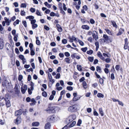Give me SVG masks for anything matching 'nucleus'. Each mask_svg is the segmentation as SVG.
<instances>
[{
    "label": "nucleus",
    "instance_id": "obj_1",
    "mask_svg": "<svg viewBox=\"0 0 129 129\" xmlns=\"http://www.w3.org/2000/svg\"><path fill=\"white\" fill-rule=\"evenodd\" d=\"M59 110L58 107H50L47 108L45 111L48 113H54L57 111Z\"/></svg>",
    "mask_w": 129,
    "mask_h": 129
},
{
    "label": "nucleus",
    "instance_id": "obj_2",
    "mask_svg": "<svg viewBox=\"0 0 129 129\" xmlns=\"http://www.w3.org/2000/svg\"><path fill=\"white\" fill-rule=\"evenodd\" d=\"M78 105L77 104H75L69 106L68 108V111L71 112H76L77 111V107Z\"/></svg>",
    "mask_w": 129,
    "mask_h": 129
},
{
    "label": "nucleus",
    "instance_id": "obj_3",
    "mask_svg": "<svg viewBox=\"0 0 129 129\" xmlns=\"http://www.w3.org/2000/svg\"><path fill=\"white\" fill-rule=\"evenodd\" d=\"M76 118V116L75 115L73 114L70 115L69 117V123L72 121Z\"/></svg>",
    "mask_w": 129,
    "mask_h": 129
},
{
    "label": "nucleus",
    "instance_id": "obj_4",
    "mask_svg": "<svg viewBox=\"0 0 129 129\" xmlns=\"http://www.w3.org/2000/svg\"><path fill=\"white\" fill-rule=\"evenodd\" d=\"M5 102L6 103V106L7 107H9L11 106V104L10 101L8 99V98H7L4 99Z\"/></svg>",
    "mask_w": 129,
    "mask_h": 129
},
{
    "label": "nucleus",
    "instance_id": "obj_5",
    "mask_svg": "<svg viewBox=\"0 0 129 129\" xmlns=\"http://www.w3.org/2000/svg\"><path fill=\"white\" fill-rule=\"evenodd\" d=\"M92 36L94 39H95L96 41L97 40V39H98V33L96 31H93Z\"/></svg>",
    "mask_w": 129,
    "mask_h": 129
},
{
    "label": "nucleus",
    "instance_id": "obj_6",
    "mask_svg": "<svg viewBox=\"0 0 129 129\" xmlns=\"http://www.w3.org/2000/svg\"><path fill=\"white\" fill-rule=\"evenodd\" d=\"M55 116L54 115H51L49 116L47 118L48 121L53 122L55 120Z\"/></svg>",
    "mask_w": 129,
    "mask_h": 129
},
{
    "label": "nucleus",
    "instance_id": "obj_7",
    "mask_svg": "<svg viewBox=\"0 0 129 129\" xmlns=\"http://www.w3.org/2000/svg\"><path fill=\"white\" fill-rule=\"evenodd\" d=\"M103 38L104 39V42H105L106 41H108L111 42L112 41L109 38V37L106 35L104 34L103 35Z\"/></svg>",
    "mask_w": 129,
    "mask_h": 129
},
{
    "label": "nucleus",
    "instance_id": "obj_8",
    "mask_svg": "<svg viewBox=\"0 0 129 129\" xmlns=\"http://www.w3.org/2000/svg\"><path fill=\"white\" fill-rule=\"evenodd\" d=\"M22 113V110L20 109L18 110L17 111L15 112V115L17 116H19L21 115Z\"/></svg>",
    "mask_w": 129,
    "mask_h": 129
},
{
    "label": "nucleus",
    "instance_id": "obj_9",
    "mask_svg": "<svg viewBox=\"0 0 129 129\" xmlns=\"http://www.w3.org/2000/svg\"><path fill=\"white\" fill-rule=\"evenodd\" d=\"M98 56L102 60H105V59L101 53L99 51L97 53Z\"/></svg>",
    "mask_w": 129,
    "mask_h": 129
},
{
    "label": "nucleus",
    "instance_id": "obj_10",
    "mask_svg": "<svg viewBox=\"0 0 129 129\" xmlns=\"http://www.w3.org/2000/svg\"><path fill=\"white\" fill-rule=\"evenodd\" d=\"M21 122V119L20 117H18L16 119L15 123L16 124H18Z\"/></svg>",
    "mask_w": 129,
    "mask_h": 129
},
{
    "label": "nucleus",
    "instance_id": "obj_11",
    "mask_svg": "<svg viewBox=\"0 0 129 129\" xmlns=\"http://www.w3.org/2000/svg\"><path fill=\"white\" fill-rule=\"evenodd\" d=\"M124 30L122 28H120L119 30L118 33L117 34V36L121 35L124 32Z\"/></svg>",
    "mask_w": 129,
    "mask_h": 129
},
{
    "label": "nucleus",
    "instance_id": "obj_12",
    "mask_svg": "<svg viewBox=\"0 0 129 129\" xmlns=\"http://www.w3.org/2000/svg\"><path fill=\"white\" fill-rule=\"evenodd\" d=\"M50 123H47L45 125V128L46 129H50Z\"/></svg>",
    "mask_w": 129,
    "mask_h": 129
},
{
    "label": "nucleus",
    "instance_id": "obj_13",
    "mask_svg": "<svg viewBox=\"0 0 129 129\" xmlns=\"http://www.w3.org/2000/svg\"><path fill=\"white\" fill-rule=\"evenodd\" d=\"M82 28L83 29L88 30L89 29V27L87 25H83L82 26Z\"/></svg>",
    "mask_w": 129,
    "mask_h": 129
},
{
    "label": "nucleus",
    "instance_id": "obj_14",
    "mask_svg": "<svg viewBox=\"0 0 129 129\" xmlns=\"http://www.w3.org/2000/svg\"><path fill=\"white\" fill-rule=\"evenodd\" d=\"M39 125V123L38 122H33L32 124V125L33 126H37Z\"/></svg>",
    "mask_w": 129,
    "mask_h": 129
},
{
    "label": "nucleus",
    "instance_id": "obj_15",
    "mask_svg": "<svg viewBox=\"0 0 129 129\" xmlns=\"http://www.w3.org/2000/svg\"><path fill=\"white\" fill-rule=\"evenodd\" d=\"M4 19L5 20L6 22L7 23L6 24L7 25H9L10 22H9V19H8L6 17H5L4 18Z\"/></svg>",
    "mask_w": 129,
    "mask_h": 129
},
{
    "label": "nucleus",
    "instance_id": "obj_16",
    "mask_svg": "<svg viewBox=\"0 0 129 129\" xmlns=\"http://www.w3.org/2000/svg\"><path fill=\"white\" fill-rule=\"evenodd\" d=\"M80 98V97H77L76 96V97H74L72 100L73 101L76 102L79 100Z\"/></svg>",
    "mask_w": 129,
    "mask_h": 129
},
{
    "label": "nucleus",
    "instance_id": "obj_17",
    "mask_svg": "<svg viewBox=\"0 0 129 129\" xmlns=\"http://www.w3.org/2000/svg\"><path fill=\"white\" fill-rule=\"evenodd\" d=\"M128 44H124V48L125 50L128 49V51H129V46H128Z\"/></svg>",
    "mask_w": 129,
    "mask_h": 129
},
{
    "label": "nucleus",
    "instance_id": "obj_18",
    "mask_svg": "<svg viewBox=\"0 0 129 129\" xmlns=\"http://www.w3.org/2000/svg\"><path fill=\"white\" fill-rule=\"evenodd\" d=\"M111 22L113 26L117 28V26L115 22L114 21H111Z\"/></svg>",
    "mask_w": 129,
    "mask_h": 129
},
{
    "label": "nucleus",
    "instance_id": "obj_19",
    "mask_svg": "<svg viewBox=\"0 0 129 129\" xmlns=\"http://www.w3.org/2000/svg\"><path fill=\"white\" fill-rule=\"evenodd\" d=\"M65 60L67 63H70L71 62V60L69 58H66L65 59Z\"/></svg>",
    "mask_w": 129,
    "mask_h": 129
},
{
    "label": "nucleus",
    "instance_id": "obj_20",
    "mask_svg": "<svg viewBox=\"0 0 129 129\" xmlns=\"http://www.w3.org/2000/svg\"><path fill=\"white\" fill-rule=\"evenodd\" d=\"M99 110L101 116H103L104 115V113L102 109L101 108H100L99 109Z\"/></svg>",
    "mask_w": 129,
    "mask_h": 129
},
{
    "label": "nucleus",
    "instance_id": "obj_21",
    "mask_svg": "<svg viewBox=\"0 0 129 129\" xmlns=\"http://www.w3.org/2000/svg\"><path fill=\"white\" fill-rule=\"evenodd\" d=\"M82 85L84 88L86 89L87 88V86L86 82L85 81H83L82 83Z\"/></svg>",
    "mask_w": 129,
    "mask_h": 129
},
{
    "label": "nucleus",
    "instance_id": "obj_22",
    "mask_svg": "<svg viewBox=\"0 0 129 129\" xmlns=\"http://www.w3.org/2000/svg\"><path fill=\"white\" fill-rule=\"evenodd\" d=\"M77 68L78 70L81 71H82V66H81L79 65H78L77 66Z\"/></svg>",
    "mask_w": 129,
    "mask_h": 129
},
{
    "label": "nucleus",
    "instance_id": "obj_23",
    "mask_svg": "<svg viewBox=\"0 0 129 129\" xmlns=\"http://www.w3.org/2000/svg\"><path fill=\"white\" fill-rule=\"evenodd\" d=\"M76 123V121H74L71 124H70L69 126L70 127H72Z\"/></svg>",
    "mask_w": 129,
    "mask_h": 129
},
{
    "label": "nucleus",
    "instance_id": "obj_24",
    "mask_svg": "<svg viewBox=\"0 0 129 129\" xmlns=\"http://www.w3.org/2000/svg\"><path fill=\"white\" fill-rule=\"evenodd\" d=\"M101 68L99 66H98L96 67V70L97 71L99 72V73H101L102 71Z\"/></svg>",
    "mask_w": 129,
    "mask_h": 129
},
{
    "label": "nucleus",
    "instance_id": "obj_25",
    "mask_svg": "<svg viewBox=\"0 0 129 129\" xmlns=\"http://www.w3.org/2000/svg\"><path fill=\"white\" fill-rule=\"evenodd\" d=\"M20 21L19 20L17 19L13 23V25L15 26L17 24H18L19 23V22Z\"/></svg>",
    "mask_w": 129,
    "mask_h": 129
},
{
    "label": "nucleus",
    "instance_id": "obj_26",
    "mask_svg": "<svg viewBox=\"0 0 129 129\" xmlns=\"http://www.w3.org/2000/svg\"><path fill=\"white\" fill-rule=\"evenodd\" d=\"M30 54L31 55L33 56L35 55V52L34 51V49H30Z\"/></svg>",
    "mask_w": 129,
    "mask_h": 129
},
{
    "label": "nucleus",
    "instance_id": "obj_27",
    "mask_svg": "<svg viewBox=\"0 0 129 129\" xmlns=\"http://www.w3.org/2000/svg\"><path fill=\"white\" fill-rule=\"evenodd\" d=\"M30 83V85L31 86V87L30 88L31 90H33L34 89L33 86H34V84L32 82H31Z\"/></svg>",
    "mask_w": 129,
    "mask_h": 129
},
{
    "label": "nucleus",
    "instance_id": "obj_28",
    "mask_svg": "<svg viewBox=\"0 0 129 129\" xmlns=\"http://www.w3.org/2000/svg\"><path fill=\"white\" fill-rule=\"evenodd\" d=\"M19 57L22 60H23V59L25 60V59L24 58V56L23 55L21 54L19 55Z\"/></svg>",
    "mask_w": 129,
    "mask_h": 129
},
{
    "label": "nucleus",
    "instance_id": "obj_29",
    "mask_svg": "<svg viewBox=\"0 0 129 129\" xmlns=\"http://www.w3.org/2000/svg\"><path fill=\"white\" fill-rule=\"evenodd\" d=\"M88 59L90 62H92L94 58L93 57H89Z\"/></svg>",
    "mask_w": 129,
    "mask_h": 129
},
{
    "label": "nucleus",
    "instance_id": "obj_30",
    "mask_svg": "<svg viewBox=\"0 0 129 129\" xmlns=\"http://www.w3.org/2000/svg\"><path fill=\"white\" fill-rule=\"evenodd\" d=\"M67 89L68 90L72 91L73 90V88L71 86H69L67 87Z\"/></svg>",
    "mask_w": 129,
    "mask_h": 129
},
{
    "label": "nucleus",
    "instance_id": "obj_31",
    "mask_svg": "<svg viewBox=\"0 0 129 129\" xmlns=\"http://www.w3.org/2000/svg\"><path fill=\"white\" fill-rule=\"evenodd\" d=\"M20 14L22 16H25V13L23 10H21V11Z\"/></svg>",
    "mask_w": 129,
    "mask_h": 129
},
{
    "label": "nucleus",
    "instance_id": "obj_32",
    "mask_svg": "<svg viewBox=\"0 0 129 129\" xmlns=\"http://www.w3.org/2000/svg\"><path fill=\"white\" fill-rule=\"evenodd\" d=\"M97 96L99 98H103L104 97V95L101 93H99L97 94Z\"/></svg>",
    "mask_w": 129,
    "mask_h": 129
},
{
    "label": "nucleus",
    "instance_id": "obj_33",
    "mask_svg": "<svg viewBox=\"0 0 129 129\" xmlns=\"http://www.w3.org/2000/svg\"><path fill=\"white\" fill-rule=\"evenodd\" d=\"M93 51L90 50H89V51H88L87 52V53L88 54H91L93 53Z\"/></svg>",
    "mask_w": 129,
    "mask_h": 129
},
{
    "label": "nucleus",
    "instance_id": "obj_34",
    "mask_svg": "<svg viewBox=\"0 0 129 129\" xmlns=\"http://www.w3.org/2000/svg\"><path fill=\"white\" fill-rule=\"evenodd\" d=\"M87 47H85L84 48H82L81 49V50L83 52H85L87 50Z\"/></svg>",
    "mask_w": 129,
    "mask_h": 129
},
{
    "label": "nucleus",
    "instance_id": "obj_35",
    "mask_svg": "<svg viewBox=\"0 0 129 129\" xmlns=\"http://www.w3.org/2000/svg\"><path fill=\"white\" fill-rule=\"evenodd\" d=\"M18 36L17 35H15L14 36V39L15 42H17V38Z\"/></svg>",
    "mask_w": 129,
    "mask_h": 129
},
{
    "label": "nucleus",
    "instance_id": "obj_36",
    "mask_svg": "<svg viewBox=\"0 0 129 129\" xmlns=\"http://www.w3.org/2000/svg\"><path fill=\"white\" fill-rule=\"evenodd\" d=\"M67 40L66 39H64L62 40V43L64 44H66L67 43Z\"/></svg>",
    "mask_w": 129,
    "mask_h": 129
},
{
    "label": "nucleus",
    "instance_id": "obj_37",
    "mask_svg": "<svg viewBox=\"0 0 129 129\" xmlns=\"http://www.w3.org/2000/svg\"><path fill=\"white\" fill-rule=\"evenodd\" d=\"M82 121L81 119H79L78 120V123H77V125L78 126H80V124L81 123Z\"/></svg>",
    "mask_w": 129,
    "mask_h": 129
},
{
    "label": "nucleus",
    "instance_id": "obj_38",
    "mask_svg": "<svg viewBox=\"0 0 129 129\" xmlns=\"http://www.w3.org/2000/svg\"><path fill=\"white\" fill-rule=\"evenodd\" d=\"M38 25L36 24H33L32 25V28L33 29H35L36 28H37L38 27Z\"/></svg>",
    "mask_w": 129,
    "mask_h": 129
},
{
    "label": "nucleus",
    "instance_id": "obj_39",
    "mask_svg": "<svg viewBox=\"0 0 129 129\" xmlns=\"http://www.w3.org/2000/svg\"><path fill=\"white\" fill-rule=\"evenodd\" d=\"M93 114L95 116H98L99 114L95 109L94 110Z\"/></svg>",
    "mask_w": 129,
    "mask_h": 129
},
{
    "label": "nucleus",
    "instance_id": "obj_40",
    "mask_svg": "<svg viewBox=\"0 0 129 129\" xmlns=\"http://www.w3.org/2000/svg\"><path fill=\"white\" fill-rule=\"evenodd\" d=\"M4 47V45L2 42L0 41V49H2Z\"/></svg>",
    "mask_w": 129,
    "mask_h": 129
},
{
    "label": "nucleus",
    "instance_id": "obj_41",
    "mask_svg": "<svg viewBox=\"0 0 129 129\" xmlns=\"http://www.w3.org/2000/svg\"><path fill=\"white\" fill-rule=\"evenodd\" d=\"M105 30L106 31L107 33L109 35L111 34V32L109 29H105Z\"/></svg>",
    "mask_w": 129,
    "mask_h": 129
},
{
    "label": "nucleus",
    "instance_id": "obj_42",
    "mask_svg": "<svg viewBox=\"0 0 129 129\" xmlns=\"http://www.w3.org/2000/svg\"><path fill=\"white\" fill-rule=\"evenodd\" d=\"M42 95L43 96L45 97H46L47 96V93L45 91H44L42 92Z\"/></svg>",
    "mask_w": 129,
    "mask_h": 129
},
{
    "label": "nucleus",
    "instance_id": "obj_43",
    "mask_svg": "<svg viewBox=\"0 0 129 129\" xmlns=\"http://www.w3.org/2000/svg\"><path fill=\"white\" fill-rule=\"evenodd\" d=\"M30 11L31 12L33 13L36 11V9L34 8H31L30 9Z\"/></svg>",
    "mask_w": 129,
    "mask_h": 129
},
{
    "label": "nucleus",
    "instance_id": "obj_44",
    "mask_svg": "<svg viewBox=\"0 0 129 129\" xmlns=\"http://www.w3.org/2000/svg\"><path fill=\"white\" fill-rule=\"evenodd\" d=\"M21 89L22 93L24 94L25 93L26 90L24 89L23 87H21Z\"/></svg>",
    "mask_w": 129,
    "mask_h": 129
},
{
    "label": "nucleus",
    "instance_id": "obj_45",
    "mask_svg": "<svg viewBox=\"0 0 129 129\" xmlns=\"http://www.w3.org/2000/svg\"><path fill=\"white\" fill-rule=\"evenodd\" d=\"M99 82L100 84H102L104 82V80L102 78H101L99 80Z\"/></svg>",
    "mask_w": 129,
    "mask_h": 129
},
{
    "label": "nucleus",
    "instance_id": "obj_46",
    "mask_svg": "<svg viewBox=\"0 0 129 129\" xmlns=\"http://www.w3.org/2000/svg\"><path fill=\"white\" fill-rule=\"evenodd\" d=\"M23 24L25 27H26L27 26V25L26 22L25 21H23L22 22Z\"/></svg>",
    "mask_w": 129,
    "mask_h": 129
},
{
    "label": "nucleus",
    "instance_id": "obj_47",
    "mask_svg": "<svg viewBox=\"0 0 129 129\" xmlns=\"http://www.w3.org/2000/svg\"><path fill=\"white\" fill-rule=\"evenodd\" d=\"M57 29L59 32H61L62 30V28L60 26L57 28Z\"/></svg>",
    "mask_w": 129,
    "mask_h": 129
},
{
    "label": "nucleus",
    "instance_id": "obj_48",
    "mask_svg": "<svg viewBox=\"0 0 129 129\" xmlns=\"http://www.w3.org/2000/svg\"><path fill=\"white\" fill-rule=\"evenodd\" d=\"M78 42H79V44H80V45H81L82 46H83L84 45V43L81 41L80 40H79Z\"/></svg>",
    "mask_w": 129,
    "mask_h": 129
},
{
    "label": "nucleus",
    "instance_id": "obj_49",
    "mask_svg": "<svg viewBox=\"0 0 129 129\" xmlns=\"http://www.w3.org/2000/svg\"><path fill=\"white\" fill-rule=\"evenodd\" d=\"M60 77V73H57L56 76H55V78L56 79H59Z\"/></svg>",
    "mask_w": 129,
    "mask_h": 129
},
{
    "label": "nucleus",
    "instance_id": "obj_50",
    "mask_svg": "<svg viewBox=\"0 0 129 129\" xmlns=\"http://www.w3.org/2000/svg\"><path fill=\"white\" fill-rule=\"evenodd\" d=\"M115 76L114 75L113 73H112L111 75V79L113 80L115 79Z\"/></svg>",
    "mask_w": 129,
    "mask_h": 129
},
{
    "label": "nucleus",
    "instance_id": "obj_51",
    "mask_svg": "<svg viewBox=\"0 0 129 129\" xmlns=\"http://www.w3.org/2000/svg\"><path fill=\"white\" fill-rule=\"evenodd\" d=\"M22 8H25L26 7V5L25 4L22 3L20 6Z\"/></svg>",
    "mask_w": 129,
    "mask_h": 129
},
{
    "label": "nucleus",
    "instance_id": "obj_52",
    "mask_svg": "<svg viewBox=\"0 0 129 129\" xmlns=\"http://www.w3.org/2000/svg\"><path fill=\"white\" fill-rule=\"evenodd\" d=\"M36 14L40 16H42V15H41V14L39 12V11L38 10H37L36 11Z\"/></svg>",
    "mask_w": 129,
    "mask_h": 129
},
{
    "label": "nucleus",
    "instance_id": "obj_53",
    "mask_svg": "<svg viewBox=\"0 0 129 129\" xmlns=\"http://www.w3.org/2000/svg\"><path fill=\"white\" fill-rule=\"evenodd\" d=\"M105 60V61L106 62L109 63L110 61L111 60L110 58H107Z\"/></svg>",
    "mask_w": 129,
    "mask_h": 129
},
{
    "label": "nucleus",
    "instance_id": "obj_54",
    "mask_svg": "<svg viewBox=\"0 0 129 129\" xmlns=\"http://www.w3.org/2000/svg\"><path fill=\"white\" fill-rule=\"evenodd\" d=\"M65 55L67 57H69L70 56V54L68 52H66L64 53Z\"/></svg>",
    "mask_w": 129,
    "mask_h": 129
},
{
    "label": "nucleus",
    "instance_id": "obj_55",
    "mask_svg": "<svg viewBox=\"0 0 129 129\" xmlns=\"http://www.w3.org/2000/svg\"><path fill=\"white\" fill-rule=\"evenodd\" d=\"M48 75L49 80H51V79H52V77L51 74L49 73Z\"/></svg>",
    "mask_w": 129,
    "mask_h": 129
},
{
    "label": "nucleus",
    "instance_id": "obj_56",
    "mask_svg": "<svg viewBox=\"0 0 129 129\" xmlns=\"http://www.w3.org/2000/svg\"><path fill=\"white\" fill-rule=\"evenodd\" d=\"M59 7L60 11L62 10V4L61 3H59Z\"/></svg>",
    "mask_w": 129,
    "mask_h": 129
},
{
    "label": "nucleus",
    "instance_id": "obj_57",
    "mask_svg": "<svg viewBox=\"0 0 129 129\" xmlns=\"http://www.w3.org/2000/svg\"><path fill=\"white\" fill-rule=\"evenodd\" d=\"M23 78V76L22 75H19V76L18 79L19 81H21Z\"/></svg>",
    "mask_w": 129,
    "mask_h": 129
},
{
    "label": "nucleus",
    "instance_id": "obj_58",
    "mask_svg": "<svg viewBox=\"0 0 129 129\" xmlns=\"http://www.w3.org/2000/svg\"><path fill=\"white\" fill-rule=\"evenodd\" d=\"M29 48H30V49H33V45L32 43H30L29 44Z\"/></svg>",
    "mask_w": 129,
    "mask_h": 129
},
{
    "label": "nucleus",
    "instance_id": "obj_59",
    "mask_svg": "<svg viewBox=\"0 0 129 129\" xmlns=\"http://www.w3.org/2000/svg\"><path fill=\"white\" fill-rule=\"evenodd\" d=\"M90 22L92 24H94L95 23V21L92 19H90Z\"/></svg>",
    "mask_w": 129,
    "mask_h": 129
},
{
    "label": "nucleus",
    "instance_id": "obj_60",
    "mask_svg": "<svg viewBox=\"0 0 129 129\" xmlns=\"http://www.w3.org/2000/svg\"><path fill=\"white\" fill-rule=\"evenodd\" d=\"M50 15L51 16H54L55 15V13L53 12H51Z\"/></svg>",
    "mask_w": 129,
    "mask_h": 129
},
{
    "label": "nucleus",
    "instance_id": "obj_61",
    "mask_svg": "<svg viewBox=\"0 0 129 129\" xmlns=\"http://www.w3.org/2000/svg\"><path fill=\"white\" fill-rule=\"evenodd\" d=\"M85 78L84 77H83L81 78L79 80V81L80 82H81L84 81L85 80Z\"/></svg>",
    "mask_w": 129,
    "mask_h": 129
},
{
    "label": "nucleus",
    "instance_id": "obj_62",
    "mask_svg": "<svg viewBox=\"0 0 129 129\" xmlns=\"http://www.w3.org/2000/svg\"><path fill=\"white\" fill-rule=\"evenodd\" d=\"M92 38L91 37H89L87 39V40L89 42H92Z\"/></svg>",
    "mask_w": 129,
    "mask_h": 129
},
{
    "label": "nucleus",
    "instance_id": "obj_63",
    "mask_svg": "<svg viewBox=\"0 0 129 129\" xmlns=\"http://www.w3.org/2000/svg\"><path fill=\"white\" fill-rule=\"evenodd\" d=\"M69 123H68V124L66 125L63 127L62 128V129H67L68 128V127H69Z\"/></svg>",
    "mask_w": 129,
    "mask_h": 129
},
{
    "label": "nucleus",
    "instance_id": "obj_64",
    "mask_svg": "<svg viewBox=\"0 0 129 129\" xmlns=\"http://www.w3.org/2000/svg\"><path fill=\"white\" fill-rule=\"evenodd\" d=\"M69 123H68V124L66 125L63 127L62 128V129H67L68 128V127H69Z\"/></svg>",
    "mask_w": 129,
    "mask_h": 129
}]
</instances>
